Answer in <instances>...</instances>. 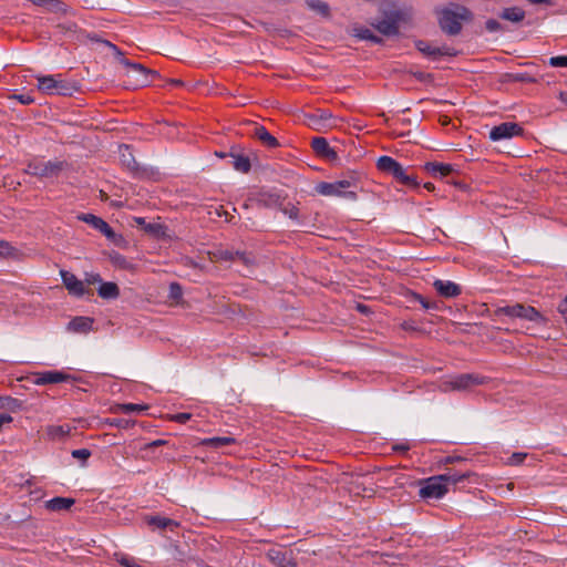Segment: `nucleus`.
<instances>
[{"label":"nucleus","instance_id":"ea45409f","mask_svg":"<svg viewBox=\"0 0 567 567\" xmlns=\"http://www.w3.org/2000/svg\"><path fill=\"white\" fill-rule=\"evenodd\" d=\"M105 423L117 429H128L134 424L133 421L121 417L106 419Z\"/></svg>","mask_w":567,"mask_h":567},{"label":"nucleus","instance_id":"6e6d98bb","mask_svg":"<svg viewBox=\"0 0 567 567\" xmlns=\"http://www.w3.org/2000/svg\"><path fill=\"white\" fill-rule=\"evenodd\" d=\"M192 417V415L189 413H177L174 415L173 420L178 422V423H186L189 419Z\"/></svg>","mask_w":567,"mask_h":567},{"label":"nucleus","instance_id":"f3484780","mask_svg":"<svg viewBox=\"0 0 567 567\" xmlns=\"http://www.w3.org/2000/svg\"><path fill=\"white\" fill-rule=\"evenodd\" d=\"M286 197L277 192L261 190L258 193L256 203L260 207L265 208H279L282 206Z\"/></svg>","mask_w":567,"mask_h":567},{"label":"nucleus","instance_id":"4be33fe9","mask_svg":"<svg viewBox=\"0 0 567 567\" xmlns=\"http://www.w3.org/2000/svg\"><path fill=\"white\" fill-rule=\"evenodd\" d=\"M94 320L90 317H74L68 323V330L75 333H87L93 328Z\"/></svg>","mask_w":567,"mask_h":567},{"label":"nucleus","instance_id":"a211bd4d","mask_svg":"<svg viewBox=\"0 0 567 567\" xmlns=\"http://www.w3.org/2000/svg\"><path fill=\"white\" fill-rule=\"evenodd\" d=\"M311 147L313 152L322 158H326L331 162L338 159L337 152L332 147H330L328 141L324 137H313L311 141Z\"/></svg>","mask_w":567,"mask_h":567},{"label":"nucleus","instance_id":"473e14b6","mask_svg":"<svg viewBox=\"0 0 567 567\" xmlns=\"http://www.w3.org/2000/svg\"><path fill=\"white\" fill-rule=\"evenodd\" d=\"M22 408V401L11 396H0V409L17 412Z\"/></svg>","mask_w":567,"mask_h":567},{"label":"nucleus","instance_id":"393cba45","mask_svg":"<svg viewBox=\"0 0 567 567\" xmlns=\"http://www.w3.org/2000/svg\"><path fill=\"white\" fill-rule=\"evenodd\" d=\"M424 168L434 177H446L454 172V168L451 164L437 162H429L424 165Z\"/></svg>","mask_w":567,"mask_h":567},{"label":"nucleus","instance_id":"f704fd0d","mask_svg":"<svg viewBox=\"0 0 567 567\" xmlns=\"http://www.w3.org/2000/svg\"><path fill=\"white\" fill-rule=\"evenodd\" d=\"M48 433L52 439H63L71 433L69 425H53L48 429Z\"/></svg>","mask_w":567,"mask_h":567},{"label":"nucleus","instance_id":"4c0bfd02","mask_svg":"<svg viewBox=\"0 0 567 567\" xmlns=\"http://www.w3.org/2000/svg\"><path fill=\"white\" fill-rule=\"evenodd\" d=\"M336 184L339 190L349 192L350 188H357L358 178L354 176H350L349 178L336 181Z\"/></svg>","mask_w":567,"mask_h":567},{"label":"nucleus","instance_id":"5701e85b","mask_svg":"<svg viewBox=\"0 0 567 567\" xmlns=\"http://www.w3.org/2000/svg\"><path fill=\"white\" fill-rule=\"evenodd\" d=\"M120 158L122 164L132 173L137 174L140 172V164L136 162L132 148L128 145L120 146Z\"/></svg>","mask_w":567,"mask_h":567},{"label":"nucleus","instance_id":"9d476101","mask_svg":"<svg viewBox=\"0 0 567 567\" xmlns=\"http://www.w3.org/2000/svg\"><path fill=\"white\" fill-rule=\"evenodd\" d=\"M524 132L523 127L514 122H504L499 125L492 127L489 131V138L494 142L507 140L513 136L522 135Z\"/></svg>","mask_w":567,"mask_h":567},{"label":"nucleus","instance_id":"dca6fc26","mask_svg":"<svg viewBox=\"0 0 567 567\" xmlns=\"http://www.w3.org/2000/svg\"><path fill=\"white\" fill-rule=\"evenodd\" d=\"M435 291L443 298H455L462 293V287L451 280L435 279L433 282Z\"/></svg>","mask_w":567,"mask_h":567},{"label":"nucleus","instance_id":"ddd939ff","mask_svg":"<svg viewBox=\"0 0 567 567\" xmlns=\"http://www.w3.org/2000/svg\"><path fill=\"white\" fill-rule=\"evenodd\" d=\"M80 220L91 225L94 229L99 230L103 234L107 239L114 241L116 238L115 231L112 227L103 220L101 217L95 216L93 214H82L78 217Z\"/></svg>","mask_w":567,"mask_h":567},{"label":"nucleus","instance_id":"de8ad7c7","mask_svg":"<svg viewBox=\"0 0 567 567\" xmlns=\"http://www.w3.org/2000/svg\"><path fill=\"white\" fill-rule=\"evenodd\" d=\"M91 451L89 449H79V450H73L71 455L74 457V458H79L82 461V464L84 465L87 461V458L91 456Z\"/></svg>","mask_w":567,"mask_h":567},{"label":"nucleus","instance_id":"c9c22d12","mask_svg":"<svg viewBox=\"0 0 567 567\" xmlns=\"http://www.w3.org/2000/svg\"><path fill=\"white\" fill-rule=\"evenodd\" d=\"M86 38L90 41L100 42V43H103L104 45L109 47L114 52L115 55H123L122 51L115 44H113L109 40L101 39V37L95 32L87 33Z\"/></svg>","mask_w":567,"mask_h":567},{"label":"nucleus","instance_id":"9b49d317","mask_svg":"<svg viewBox=\"0 0 567 567\" xmlns=\"http://www.w3.org/2000/svg\"><path fill=\"white\" fill-rule=\"evenodd\" d=\"M62 282L68 289L69 293L74 297H83L84 295H92V290L86 289L84 281L76 278V276L68 270L60 271Z\"/></svg>","mask_w":567,"mask_h":567},{"label":"nucleus","instance_id":"0eeeda50","mask_svg":"<svg viewBox=\"0 0 567 567\" xmlns=\"http://www.w3.org/2000/svg\"><path fill=\"white\" fill-rule=\"evenodd\" d=\"M121 63L127 68V73L135 76L136 86H145L154 81L155 78H159V73L155 70H150L144 65L135 62H131L127 59H122Z\"/></svg>","mask_w":567,"mask_h":567},{"label":"nucleus","instance_id":"a18cd8bd","mask_svg":"<svg viewBox=\"0 0 567 567\" xmlns=\"http://www.w3.org/2000/svg\"><path fill=\"white\" fill-rule=\"evenodd\" d=\"M236 260L240 261L245 266H252L255 264L254 256L245 251H236Z\"/></svg>","mask_w":567,"mask_h":567},{"label":"nucleus","instance_id":"79ce46f5","mask_svg":"<svg viewBox=\"0 0 567 567\" xmlns=\"http://www.w3.org/2000/svg\"><path fill=\"white\" fill-rule=\"evenodd\" d=\"M215 260H224V261H235L236 260V251H231L228 249H220L214 252Z\"/></svg>","mask_w":567,"mask_h":567},{"label":"nucleus","instance_id":"412c9836","mask_svg":"<svg viewBox=\"0 0 567 567\" xmlns=\"http://www.w3.org/2000/svg\"><path fill=\"white\" fill-rule=\"evenodd\" d=\"M472 474L473 473L470 471L460 472L456 470L447 468V471L444 474H441L440 477H442L443 483H445L446 488H449V485L458 486Z\"/></svg>","mask_w":567,"mask_h":567},{"label":"nucleus","instance_id":"13d9d810","mask_svg":"<svg viewBox=\"0 0 567 567\" xmlns=\"http://www.w3.org/2000/svg\"><path fill=\"white\" fill-rule=\"evenodd\" d=\"M401 328L404 330V331H417V327L415 326V322L414 321H403L401 323Z\"/></svg>","mask_w":567,"mask_h":567},{"label":"nucleus","instance_id":"cd10ccee","mask_svg":"<svg viewBox=\"0 0 567 567\" xmlns=\"http://www.w3.org/2000/svg\"><path fill=\"white\" fill-rule=\"evenodd\" d=\"M75 503L74 498L70 497H53L45 503L48 509L52 512H61L70 509Z\"/></svg>","mask_w":567,"mask_h":567},{"label":"nucleus","instance_id":"39448f33","mask_svg":"<svg viewBox=\"0 0 567 567\" xmlns=\"http://www.w3.org/2000/svg\"><path fill=\"white\" fill-rule=\"evenodd\" d=\"M63 169V162L59 161H31L27 164L24 169L25 174L37 176L40 178H52L56 177Z\"/></svg>","mask_w":567,"mask_h":567},{"label":"nucleus","instance_id":"aec40b11","mask_svg":"<svg viewBox=\"0 0 567 567\" xmlns=\"http://www.w3.org/2000/svg\"><path fill=\"white\" fill-rule=\"evenodd\" d=\"M145 522L148 526L161 530L169 529L173 532L179 526L178 522L159 515L146 516Z\"/></svg>","mask_w":567,"mask_h":567},{"label":"nucleus","instance_id":"b1692460","mask_svg":"<svg viewBox=\"0 0 567 567\" xmlns=\"http://www.w3.org/2000/svg\"><path fill=\"white\" fill-rule=\"evenodd\" d=\"M254 137H256L262 145L269 147V148H276L279 146L278 140L271 135L265 126L262 125H255Z\"/></svg>","mask_w":567,"mask_h":567},{"label":"nucleus","instance_id":"58836bf2","mask_svg":"<svg viewBox=\"0 0 567 567\" xmlns=\"http://www.w3.org/2000/svg\"><path fill=\"white\" fill-rule=\"evenodd\" d=\"M147 406L146 405H141V404H134V403H125V404H120L117 406V410L122 413H125V414H130V413H138V412H142L144 410H146Z\"/></svg>","mask_w":567,"mask_h":567},{"label":"nucleus","instance_id":"f8f14e48","mask_svg":"<svg viewBox=\"0 0 567 567\" xmlns=\"http://www.w3.org/2000/svg\"><path fill=\"white\" fill-rule=\"evenodd\" d=\"M415 48L425 56L437 60L441 56H455L456 51L449 47H432L429 42L423 40L415 41Z\"/></svg>","mask_w":567,"mask_h":567},{"label":"nucleus","instance_id":"7ed1b4c3","mask_svg":"<svg viewBox=\"0 0 567 567\" xmlns=\"http://www.w3.org/2000/svg\"><path fill=\"white\" fill-rule=\"evenodd\" d=\"M377 167L380 172L393 176V178L410 188L419 187V183L414 175L408 174V171L394 158L390 156H381L377 162Z\"/></svg>","mask_w":567,"mask_h":567},{"label":"nucleus","instance_id":"37998d69","mask_svg":"<svg viewBox=\"0 0 567 567\" xmlns=\"http://www.w3.org/2000/svg\"><path fill=\"white\" fill-rule=\"evenodd\" d=\"M45 7L48 8L49 11L54 12V13L65 14L68 11L66 6L60 0L48 1V6H45Z\"/></svg>","mask_w":567,"mask_h":567},{"label":"nucleus","instance_id":"338daca9","mask_svg":"<svg viewBox=\"0 0 567 567\" xmlns=\"http://www.w3.org/2000/svg\"><path fill=\"white\" fill-rule=\"evenodd\" d=\"M529 3H533V4H540V3H546L548 4L549 3V0H527Z\"/></svg>","mask_w":567,"mask_h":567},{"label":"nucleus","instance_id":"a19ab883","mask_svg":"<svg viewBox=\"0 0 567 567\" xmlns=\"http://www.w3.org/2000/svg\"><path fill=\"white\" fill-rule=\"evenodd\" d=\"M279 209L287 215L290 219H298L299 209L291 203L284 202L282 206Z\"/></svg>","mask_w":567,"mask_h":567},{"label":"nucleus","instance_id":"bf43d9fd","mask_svg":"<svg viewBox=\"0 0 567 567\" xmlns=\"http://www.w3.org/2000/svg\"><path fill=\"white\" fill-rule=\"evenodd\" d=\"M392 450H393L394 452L405 453V452H408V451L410 450V445H409V444H406V443L394 444V445L392 446Z\"/></svg>","mask_w":567,"mask_h":567},{"label":"nucleus","instance_id":"c85d7f7f","mask_svg":"<svg viewBox=\"0 0 567 567\" xmlns=\"http://www.w3.org/2000/svg\"><path fill=\"white\" fill-rule=\"evenodd\" d=\"M236 440L231 436H214V437H207L203 439L199 444L203 446L212 447L215 450H219L224 446L235 444Z\"/></svg>","mask_w":567,"mask_h":567},{"label":"nucleus","instance_id":"69168bd1","mask_svg":"<svg viewBox=\"0 0 567 567\" xmlns=\"http://www.w3.org/2000/svg\"><path fill=\"white\" fill-rule=\"evenodd\" d=\"M559 99H560V101H561L564 104H566V105H567V91H563V92H560V94H559Z\"/></svg>","mask_w":567,"mask_h":567},{"label":"nucleus","instance_id":"8fccbe9b","mask_svg":"<svg viewBox=\"0 0 567 567\" xmlns=\"http://www.w3.org/2000/svg\"><path fill=\"white\" fill-rule=\"evenodd\" d=\"M485 28L488 32L503 31V25L496 19H488L485 22Z\"/></svg>","mask_w":567,"mask_h":567},{"label":"nucleus","instance_id":"f257e3e1","mask_svg":"<svg viewBox=\"0 0 567 567\" xmlns=\"http://www.w3.org/2000/svg\"><path fill=\"white\" fill-rule=\"evenodd\" d=\"M457 12L444 8L439 13V24L441 30L447 35H457L462 31V21H468L473 14L471 10L464 6H456Z\"/></svg>","mask_w":567,"mask_h":567},{"label":"nucleus","instance_id":"4468645a","mask_svg":"<svg viewBox=\"0 0 567 567\" xmlns=\"http://www.w3.org/2000/svg\"><path fill=\"white\" fill-rule=\"evenodd\" d=\"M71 379H72V377L70 374H66L62 371L51 370V371L34 373L32 377V382L38 385H43V384H54V383H60V382H66Z\"/></svg>","mask_w":567,"mask_h":567},{"label":"nucleus","instance_id":"0e129e2a","mask_svg":"<svg viewBox=\"0 0 567 567\" xmlns=\"http://www.w3.org/2000/svg\"><path fill=\"white\" fill-rule=\"evenodd\" d=\"M169 84H172L174 86H183L184 82L182 80H178V79H172V80H169Z\"/></svg>","mask_w":567,"mask_h":567},{"label":"nucleus","instance_id":"e433bc0d","mask_svg":"<svg viewBox=\"0 0 567 567\" xmlns=\"http://www.w3.org/2000/svg\"><path fill=\"white\" fill-rule=\"evenodd\" d=\"M412 298L420 302L422 307L426 310H439L440 306L437 301H429L426 298H424L422 295L413 292Z\"/></svg>","mask_w":567,"mask_h":567},{"label":"nucleus","instance_id":"c756f323","mask_svg":"<svg viewBox=\"0 0 567 567\" xmlns=\"http://www.w3.org/2000/svg\"><path fill=\"white\" fill-rule=\"evenodd\" d=\"M525 16H526L525 11L519 7L505 8L499 13V18L511 21V22H514V23L522 22L525 19Z\"/></svg>","mask_w":567,"mask_h":567},{"label":"nucleus","instance_id":"a878e982","mask_svg":"<svg viewBox=\"0 0 567 567\" xmlns=\"http://www.w3.org/2000/svg\"><path fill=\"white\" fill-rule=\"evenodd\" d=\"M309 125L320 130L321 127L328 126V121L332 118V113L328 110H318L313 114L307 115Z\"/></svg>","mask_w":567,"mask_h":567},{"label":"nucleus","instance_id":"e2e57ef3","mask_svg":"<svg viewBox=\"0 0 567 567\" xmlns=\"http://www.w3.org/2000/svg\"><path fill=\"white\" fill-rule=\"evenodd\" d=\"M369 41H371V42H373L375 44H381L383 42V39L378 37V35H375L374 33H372V37L370 38Z\"/></svg>","mask_w":567,"mask_h":567},{"label":"nucleus","instance_id":"1a4fd4ad","mask_svg":"<svg viewBox=\"0 0 567 567\" xmlns=\"http://www.w3.org/2000/svg\"><path fill=\"white\" fill-rule=\"evenodd\" d=\"M487 382L486 377H482L475 373H462L452 378L446 384L450 385L452 390H468L475 385H482Z\"/></svg>","mask_w":567,"mask_h":567},{"label":"nucleus","instance_id":"6e6552de","mask_svg":"<svg viewBox=\"0 0 567 567\" xmlns=\"http://www.w3.org/2000/svg\"><path fill=\"white\" fill-rule=\"evenodd\" d=\"M370 24L383 35H398L400 31V13L391 11L384 19L373 21Z\"/></svg>","mask_w":567,"mask_h":567},{"label":"nucleus","instance_id":"49530a36","mask_svg":"<svg viewBox=\"0 0 567 567\" xmlns=\"http://www.w3.org/2000/svg\"><path fill=\"white\" fill-rule=\"evenodd\" d=\"M353 35L360 40H367L369 41L370 38L372 37V31L368 28H364V27H358V28H354L353 29Z\"/></svg>","mask_w":567,"mask_h":567},{"label":"nucleus","instance_id":"20e7f679","mask_svg":"<svg viewBox=\"0 0 567 567\" xmlns=\"http://www.w3.org/2000/svg\"><path fill=\"white\" fill-rule=\"evenodd\" d=\"M495 313L497 316H507L511 318H519L524 320H528L536 323H545L546 319L545 317L534 307L523 305V303H515V305H508L504 307H499L496 309Z\"/></svg>","mask_w":567,"mask_h":567},{"label":"nucleus","instance_id":"6ab92c4d","mask_svg":"<svg viewBox=\"0 0 567 567\" xmlns=\"http://www.w3.org/2000/svg\"><path fill=\"white\" fill-rule=\"evenodd\" d=\"M316 190L318 194H320L322 196H340V197H346V198H350V199L357 198V193L354 190H349V192L339 190L336 182H333V183L321 182V183L317 184Z\"/></svg>","mask_w":567,"mask_h":567},{"label":"nucleus","instance_id":"680f3d73","mask_svg":"<svg viewBox=\"0 0 567 567\" xmlns=\"http://www.w3.org/2000/svg\"><path fill=\"white\" fill-rule=\"evenodd\" d=\"M357 310L363 315H367L370 312V308L367 306V305H363V303H358L357 305Z\"/></svg>","mask_w":567,"mask_h":567},{"label":"nucleus","instance_id":"864d4df0","mask_svg":"<svg viewBox=\"0 0 567 567\" xmlns=\"http://www.w3.org/2000/svg\"><path fill=\"white\" fill-rule=\"evenodd\" d=\"M526 456V453H513L512 456L509 457V464L519 465L524 462Z\"/></svg>","mask_w":567,"mask_h":567},{"label":"nucleus","instance_id":"603ef678","mask_svg":"<svg viewBox=\"0 0 567 567\" xmlns=\"http://www.w3.org/2000/svg\"><path fill=\"white\" fill-rule=\"evenodd\" d=\"M12 99L19 101L23 105H30L34 102V99L30 94H13Z\"/></svg>","mask_w":567,"mask_h":567},{"label":"nucleus","instance_id":"774afa93","mask_svg":"<svg viewBox=\"0 0 567 567\" xmlns=\"http://www.w3.org/2000/svg\"><path fill=\"white\" fill-rule=\"evenodd\" d=\"M424 188H426L429 192L434 190V185L432 183H425Z\"/></svg>","mask_w":567,"mask_h":567},{"label":"nucleus","instance_id":"7c9ffc66","mask_svg":"<svg viewBox=\"0 0 567 567\" xmlns=\"http://www.w3.org/2000/svg\"><path fill=\"white\" fill-rule=\"evenodd\" d=\"M134 221L137 226H140L145 233L159 236L163 234V226L161 224L155 223H146L143 217H135Z\"/></svg>","mask_w":567,"mask_h":567},{"label":"nucleus","instance_id":"2eb2a0df","mask_svg":"<svg viewBox=\"0 0 567 567\" xmlns=\"http://www.w3.org/2000/svg\"><path fill=\"white\" fill-rule=\"evenodd\" d=\"M266 556L277 567H297L292 551L271 548L267 551Z\"/></svg>","mask_w":567,"mask_h":567},{"label":"nucleus","instance_id":"09e8293b","mask_svg":"<svg viewBox=\"0 0 567 567\" xmlns=\"http://www.w3.org/2000/svg\"><path fill=\"white\" fill-rule=\"evenodd\" d=\"M549 65L554 68H567V55H557L549 59Z\"/></svg>","mask_w":567,"mask_h":567},{"label":"nucleus","instance_id":"423d86ee","mask_svg":"<svg viewBox=\"0 0 567 567\" xmlns=\"http://www.w3.org/2000/svg\"><path fill=\"white\" fill-rule=\"evenodd\" d=\"M419 495L423 499H439L442 498L449 491L446 484L443 483L440 475L431 476L420 482Z\"/></svg>","mask_w":567,"mask_h":567},{"label":"nucleus","instance_id":"4d7b16f0","mask_svg":"<svg viewBox=\"0 0 567 567\" xmlns=\"http://www.w3.org/2000/svg\"><path fill=\"white\" fill-rule=\"evenodd\" d=\"M165 444H167V441H165V440H155V441H152V442L147 443L144 449L145 450H153L155 447L163 446Z\"/></svg>","mask_w":567,"mask_h":567},{"label":"nucleus","instance_id":"2f4dec72","mask_svg":"<svg viewBox=\"0 0 567 567\" xmlns=\"http://www.w3.org/2000/svg\"><path fill=\"white\" fill-rule=\"evenodd\" d=\"M229 156L233 158L231 164L236 171L240 173H248L250 171L251 164L247 156L234 153H230Z\"/></svg>","mask_w":567,"mask_h":567},{"label":"nucleus","instance_id":"f03ea898","mask_svg":"<svg viewBox=\"0 0 567 567\" xmlns=\"http://www.w3.org/2000/svg\"><path fill=\"white\" fill-rule=\"evenodd\" d=\"M37 80L39 91L49 95L72 96L79 90L75 82L66 81L61 74L38 75Z\"/></svg>","mask_w":567,"mask_h":567},{"label":"nucleus","instance_id":"c03bdc74","mask_svg":"<svg viewBox=\"0 0 567 567\" xmlns=\"http://www.w3.org/2000/svg\"><path fill=\"white\" fill-rule=\"evenodd\" d=\"M182 296H183V289H182L181 285L177 282H172L169 285V289H168V298L174 301H178L179 299H182Z\"/></svg>","mask_w":567,"mask_h":567},{"label":"nucleus","instance_id":"bb28decb","mask_svg":"<svg viewBox=\"0 0 567 567\" xmlns=\"http://www.w3.org/2000/svg\"><path fill=\"white\" fill-rule=\"evenodd\" d=\"M97 295L105 300H114L120 296V288L113 281H102L97 288Z\"/></svg>","mask_w":567,"mask_h":567},{"label":"nucleus","instance_id":"72a5a7b5","mask_svg":"<svg viewBox=\"0 0 567 567\" xmlns=\"http://www.w3.org/2000/svg\"><path fill=\"white\" fill-rule=\"evenodd\" d=\"M306 3L308 8H310L313 11H317L322 17L330 16V7L327 2L321 0H307Z\"/></svg>","mask_w":567,"mask_h":567},{"label":"nucleus","instance_id":"5fc2aeb1","mask_svg":"<svg viewBox=\"0 0 567 567\" xmlns=\"http://www.w3.org/2000/svg\"><path fill=\"white\" fill-rule=\"evenodd\" d=\"M412 74H413V76H414L416 80H419V81H421V82H430V81H432V79H433V75H432V74H430V73H425V72H421V71H419V72H413Z\"/></svg>","mask_w":567,"mask_h":567},{"label":"nucleus","instance_id":"3c124183","mask_svg":"<svg viewBox=\"0 0 567 567\" xmlns=\"http://www.w3.org/2000/svg\"><path fill=\"white\" fill-rule=\"evenodd\" d=\"M83 281H84V284H87V285H95V284H101L102 278L99 274L86 272Z\"/></svg>","mask_w":567,"mask_h":567},{"label":"nucleus","instance_id":"052dcab7","mask_svg":"<svg viewBox=\"0 0 567 567\" xmlns=\"http://www.w3.org/2000/svg\"><path fill=\"white\" fill-rule=\"evenodd\" d=\"M559 312L565 317L567 320V297L563 300V302L559 305Z\"/></svg>","mask_w":567,"mask_h":567}]
</instances>
